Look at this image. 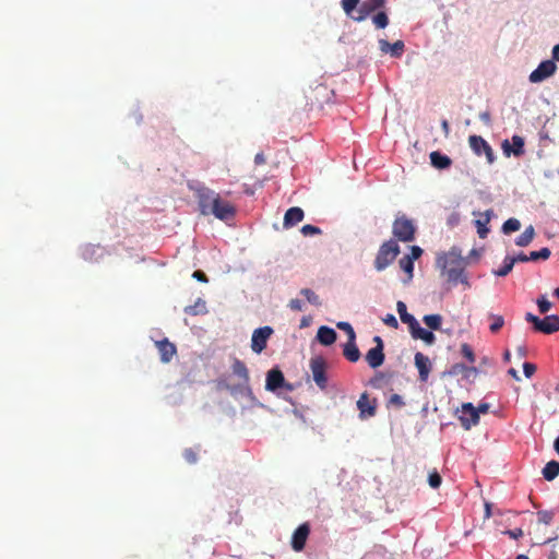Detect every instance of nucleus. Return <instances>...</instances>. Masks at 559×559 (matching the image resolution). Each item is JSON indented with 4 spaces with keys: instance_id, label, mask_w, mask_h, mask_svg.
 I'll use <instances>...</instances> for the list:
<instances>
[{
    "instance_id": "obj_1",
    "label": "nucleus",
    "mask_w": 559,
    "mask_h": 559,
    "mask_svg": "<svg viewBox=\"0 0 559 559\" xmlns=\"http://www.w3.org/2000/svg\"><path fill=\"white\" fill-rule=\"evenodd\" d=\"M201 214L213 215L219 221H230L236 216V206L224 200L219 193L207 187H200L195 191Z\"/></svg>"
},
{
    "instance_id": "obj_2",
    "label": "nucleus",
    "mask_w": 559,
    "mask_h": 559,
    "mask_svg": "<svg viewBox=\"0 0 559 559\" xmlns=\"http://www.w3.org/2000/svg\"><path fill=\"white\" fill-rule=\"evenodd\" d=\"M437 265L441 269L442 274L447 275L449 283L453 285L462 283L469 287L467 276L464 274L467 262L459 247L454 246L448 252L438 254Z\"/></svg>"
},
{
    "instance_id": "obj_3",
    "label": "nucleus",
    "mask_w": 559,
    "mask_h": 559,
    "mask_svg": "<svg viewBox=\"0 0 559 559\" xmlns=\"http://www.w3.org/2000/svg\"><path fill=\"white\" fill-rule=\"evenodd\" d=\"M417 227L405 214H397L392 224L393 240L412 242L415 240Z\"/></svg>"
},
{
    "instance_id": "obj_4",
    "label": "nucleus",
    "mask_w": 559,
    "mask_h": 559,
    "mask_svg": "<svg viewBox=\"0 0 559 559\" xmlns=\"http://www.w3.org/2000/svg\"><path fill=\"white\" fill-rule=\"evenodd\" d=\"M400 246L395 240L389 239L384 241L380 246L374 259L376 270L379 272L385 270L389 265H391L394 262L396 257L400 254Z\"/></svg>"
},
{
    "instance_id": "obj_5",
    "label": "nucleus",
    "mask_w": 559,
    "mask_h": 559,
    "mask_svg": "<svg viewBox=\"0 0 559 559\" xmlns=\"http://www.w3.org/2000/svg\"><path fill=\"white\" fill-rule=\"evenodd\" d=\"M525 320L533 324V330L535 332L552 334L559 331V316L557 314H549L540 319L539 317L527 312L525 314Z\"/></svg>"
},
{
    "instance_id": "obj_6",
    "label": "nucleus",
    "mask_w": 559,
    "mask_h": 559,
    "mask_svg": "<svg viewBox=\"0 0 559 559\" xmlns=\"http://www.w3.org/2000/svg\"><path fill=\"white\" fill-rule=\"evenodd\" d=\"M309 367L317 386L320 390H325L328 388L326 360L322 356L312 357Z\"/></svg>"
},
{
    "instance_id": "obj_7",
    "label": "nucleus",
    "mask_w": 559,
    "mask_h": 559,
    "mask_svg": "<svg viewBox=\"0 0 559 559\" xmlns=\"http://www.w3.org/2000/svg\"><path fill=\"white\" fill-rule=\"evenodd\" d=\"M373 342L376 343V346L370 348L367 352L365 359H366L367 364L369 365V367L376 369L383 365L385 355H384V344H383L382 338L377 335L373 337Z\"/></svg>"
},
{
    "instance_id": "obj_8",
    "label": "nucleus",
    "mask_w": 559,
    "mask_h": 559,
    "mask_svg": "<svg viewBox=\"0 0 559 559\" xmlns=\"http://www.w3.org/2000/svg\"><path fill=\"white\" fill-rule=\"evenodd\" d=\"M557 71V64L554 60L542 61L538 67L531 72L528 80L531 83H540L552 76Z\"/></svg>"
},
{
    "instance_id": "obj_9",
    "label": "nucleus",
    "mask_w": 559,
    "mask_h": 559,
    "mask_svg": "<svg viewBox=\"0 0 559 559\" xmlns=\"http://www.w3.org/2000/svg\"><path fill=\"white\" fill-rule=\"evenodd\" d=\"M468 143L473 152L480 156L481 154L486 155L487 162L492 164L495 160L493 151L488 144L486 140H484L480 135H471L468 138Z\"/></svg>"
},
{
    "instance_id": "obj_10",
    "label": "nucleus",
    "mask_w": 559,
    "mask_h": 559,
    "mask_svg": "<svg viewBox=\"0 0 559 559\" xmlns=\"http://www.w3.org/2000/svg\"><path fill=\"white\" fill-rule=\"evenodd\" d=\"M386 0H364L356 10L354 21L362 22L377 10L384 8Z\"/></svg>"
},
{
    "instance_id": "obj_11",
    "label": "nucleus",
    "mask_w": 559,
    "mask_h": 559,
    "mask_svg": "<svg viewBox=\"0 0 559 559\" xmlns=\"http://www.w3.org/2000/svg\"><path fill=\"white\" fill-rule=\"evenodd\" d=\"M272 333L273 329L271 326H263L254 330L251 338L252 350L260 354L266 347L267 340Z\"/></svg>"
},
{
    "instance_id": "obj_12",
    "label": "nucleus",
    "mask_w": 559,
    "mask_h": 559,
    "mask_svg": "<svg viewBox=\"0 0 559 559\" xmlns=\"http://www.w3.org/2000/svg\"><path fill=\"white\" fill-rule=\"evenodd\" d=\"M461 425L464 429L468 430L479 423L478 412L472 403H464L462 405V415L460 416Z\"/></svg>"
},
{
    "instance_id": "obj_13",
    "label": "nucleus",
    "mask_w": 559,
    "mask_h": 559,
    "mask_svg": "<svg viewBox=\"0 0 559 559\" xmlns=\"http://www.w3.org/2000/svg\"><path fill=\"white\" fill-rule=\"evenodd\" d=\"M310 534V525L309 523H302L300 524L295 532L293 533L292 537V548L295 551H301L304 550L306 546V542Z\"/></svg>"
},
{
    "instance_id": "obj_14",
    "label": "nucleus",
    "mask_w": 559,
    "mask_h": 559,
    "mask_svg": "<svg viewBox=\"0 0 559 559\" xmlns=\"http://www.w3.org/2000/svg\"><path fill=\"white\" fill-rule=\"evenodd\" d=\"M357 408L359 409V417H372L376 415L377 401L371 400L367 392H364L357 401Z\"/></svg>"
},
{
    "instance_id": "obj_15",
    "label": "nucleus",
    "mask_w": 559,
    "mask_h": 559,
    "mask_svg": "<svg viewBox=\"0 0 559 559\" xmlns=\"http://www.w3.org/2000/svg\"><path fill=\"white\" fill-rule=\"evenodd\" d=\"M285 385V378L278 368H273L266 373L265 389L275 392Z\"/></svg>"
},
{
    "instance_id": "obj_16",
    "label": "nucleus",
    "mask_w": 559,
    "mask_h": 559,
    "mask_svg": "<svg viewBox=\"0 0 559 559\" xmlns=\"http://www.w3.org/2000/svg\"><path fill=\"white\" fill-rule=\"evenodd\" d=\"M415 366L418 369L419 380L421 382H426L428 380L429 373L431 371V362L428 356L423 353L415 354Z\"/></svg>"
},
{
    "instance_id": "obj_17",
    "label": "nucleus",
    "mask_w": 559,
    "mask_h": 559,
    "mask_svg": "<svg viewBox=\"0 0 559 559\" xmlns=\"http://www.w3.org/2000/svg\"><path fill=\"white\" fill-rule=\"evenodd\" d=\"M156 347L160 355V360L165 364L169 362L177 353L175 344L169 342L167 338L156 342Z\"/></svg>"
},
{
    "instance_id": "obj_18",
    "label": "nucleus",
    "mask_w": 559,
    "mask_h": 559,
    "mask_svg": "<svg viewBox=\"0 0 559 559\" xmlns=\"http://www.w3.org/2000/svg\"><path fill=\"white\" fill-rule=\"evenodd\" d=\"M503 152L507 156L513 153L515 156H521L524 154V139L520 135L512 136V147L508 140H504L502 143Z\"/></svg>"
},
{
    "instance_id": "obj_19",
    "label": "nucleus",
    "mask_w": 559,
    "mask_h": 559,
    "mask_svg": "<svg viewBox=\"0 0 559 559\" xmlns=\"http://www.w3.org/2000/svg\"><path fill=\"white\" fill-rule=\"evenodd\" d=\"M304 219V211L298 207L294 206L286 211L284 215V222L283 225L285 228H289L298 224Z\"/></svg>"
},
{
    "instance_id": "obj_20",
    "label": "nucleus",
    "mask_w": 559,
    "mask_h": 559,
    "mask_svg": "<svg viewBox=\"0 0 559 559\" xmlns=\"http://www.w3.org/2000/svg\"><path fill=\"white\" fill-rule=\"evenodd\" d=\"M380 50L384 53H391L393 57H401L404 51V43L402 40H396L393 44H390L385 39L379 40Z\"/></svg>"
},
{
    "instance_id": "obj_21",
    "label": "nucleus",
    "mask_w": 559,
    "mask_h": 559,
    "mask_svg": "<svg viewBox=\"0 0 559 559\" xmlns=\"http://www.w3.org/2000/svg\"><path fill=\"white\" fill-rule=\"evenodd\" d=\"M396 310L400 314L401 321L403 323L408 324L411 331L414 330V328H416L418 325V321L416 320V318L413 314L407 312V307H406L405 302L397 301Z\"/></svg>"
},
{
    "instance_id": "obj_22",
    "label": "nucleus",
    "mask_w": 559,
    "mask_h": 559,
    "mask_svg": "<svg viewBox=\"0 0 559 559\" xmlns=\"http://www.w3.org/2000/svg\"><path fill=\"white\" fill-rule=\"evenodd\" d=\"M336 332L329 326H320L317 333L318 341L324 345H332L336 341Z\"/></svg>"
},
{
    "instance_id": "obj_23",
    "label": "nucleus",
    "mask_w": 559,
    "mask_h": 559,
    "mask_svg": "<svg viewBox=\"0 0 559 559\" xmlns=\"http://www.w3.org/2000/svg\"><path fill=\"white\" fill-rule=\"evenodd\" d=\"M491 211H486L485 213H479V218L475 221V225L477 227V234L480 238H485L489 233V228L487 225L490 222Z\"/></svg>"
},
{
    "instance_id": "obj_24",
    "label": "nucleus",
    "mask_w": 559,
    "mask_h": 559,
    "mask_svg": "<svg viewBox=\"0 0 559 559\" xmlns=\"http://www.w3.org/2000/svg\"><path fill=\"white\" fill-rule=\"evenodd\" d=\"M431 165L438 169H445L451 166L452 160L449 156L441 154L440 152H431L430 155Z\"/></svg>"
},
{
    "instance_id": "obj_25",
    "label": "nucleus",
    "mask_w": 559,
    "mask_h": 559,
    "mask_svg": "<svg viewBox=\"0 0 559 559\" xmlns=\"http://www.w3.org/2000/svg\"><path fill=\"white\" fill-rule=\"evenodd\" d=\"M231 369L234 374L241 380L242 385H247L249 383V372L246 365L241 360L235 359Z\"/></svg>"
},
{
    "instance_id": "obj_26",
    "label": "nucleus",
    "mask_w": 559,
    "mask_h": 559,
    "mask_svg": "<svg viewBox=\"0 0 559 559\" xmlns=\"http://www.w3.org/2000/svg\"><path fill=\"white\" fill-rule=\"evenodd\" d=\"M343 355L350 362H356L359 360L360 352L355 341H347V343L344 345Z\"/></svg>"
},
{
    "instance_id": "obj_27",
    "label": "nucleus",
    "mask_w": 559,
    "mask_h": 559,
    "mask_svg": "<svg viewBox=\"0 0 559 559\" xmlns=\"http://www.w3.org/2000/svg\"><path fill=\"white\" fill-rule=\"evenodd\" d=\"M478 372L475 367H467L464 364H454L447 371V374L454 377L463 373L465 377H468L471 373L476 374Z\"/></svg>"
},
{
    "instance_id": "obj_28",
    "label": "nucleus",
    "mask_w": 559,
    "mask_h": 559,
    "mask_svg": "<svg viewBox=\"0 0 559 559\" xmlns=\"http://www.w3.org/2000/svg\"><path fill=\"white\" fill-rule=\"evenodd\" d=\"M543 476L546 480L551 481L559 475V462L552 460L548 462L543 471Z\"/></svg>"
},
{
    "instance_id": "obj_29",
    "label": "nucleus",
    "mask_w": 559,
    "mask_h": 559,
    "mask_svg": "<svg viewBox=\"0 0 559 559\" xmlns=\"http://www.w3.org/2000/svg\"><path fill=\"white\" fill-rule=\"evenodd\" d=\"M411 334L414 338L423 340L427 344H432L435 342L433 333L423 329L419 324L411 331Z\"/></svg>"
},
{
    "instance_id": "obj_30",
    "label": "nucleus",
    "mask_w": 559,
    "mask_h": 559,
    "mask_svg": "<svg viewBox=\"0 0 559 559\" xmlns=\"http://www.w3.org/2000/svg\"><path fill=\"white\" fill-rule=\"evenodd\" d=\"M535 236V229L532 225L525 228V230L515 239V243L519 247L528 246Z\"/></svg>"
},
{
    "instance_id": "obj_31",
    "label": "nucleus",
    "mask_w": 559,
    "mask_h": 559,
    "mask_svg": "<svg viewBox=\"0 0 559 559\" xmlns=\"http://www.w3.org/2000/svg\"><path fill=\"white\" fill-rule=\"evenodd\" d=\"M399 265L407 274V278L404 283H409L414 276V261L404 255L400 259Z\"/></svg>"
},
{
    "instance_id": "obj_32",
    "label": "nucleus",
    "mask_w": 559,
    "mask_h": 559,
    "mask_svg": "<svg viewBox=\"0 0 559 559\" xmlns=\"http://www.w3.org/2000/svg\"><path fill=\"white\" fill-rule=\"evenodd\" d=\"M185 312L189 316H198L206 312V304L204 300L199 298L194 305L187 306Z\"/></svg>"
},
{
    "instance_id": "obj_33",
    "label": "nucleus",
    "mask_w": 559,
    "mask_h": 559,
    "mask_svg": "<svg viewBox=\"0 0 559 559\" xmlns=\"http://www.w3.org/2000/svg\"><path fill=\"white\" fill-rule=\"evenodd\" d=\"M513 266H514V263L511 260V257L507 255L503 260L502 266L499 267L498 270H493L492 273L496 276L503 277V276H507L512 271Z\"/></svg>"
},
{
    "instance_id": "obj_34",
    "label": "nucleus",
    "mask_w": 559,
    "mask_h": 559,
    "mask_svg": "<svg viewBox=\"0 0 559 559\" xmlns=\"http://www.w3.org/2000/svg\"><path fill=\"white\" fill-rule=\"evenodd\" d=\"M359 2L360 0H342V8L348 17L354 20V16H356V10Z\"/></svg>"
},
{
    "instance_id": "obj_35",
    "label": "nucleus",
    "mask_w": 559,
    "mask_h": 559,
    "mask_svg": "<svg viewBox=\"0 0 559 559\" xmlns=\"http://www.w3.org/2000/svg\"><path fill=\"white\" fill-rule=\"evenodd\" d=\"M423 320L431 330H439L441 328L442 317L440 314H426Z\"/></svg>"
},
{
    "instance_id": "obj_36",
    "label": "nucleus",
    "mask_w": 559,
    "mask_h": 559,
    "mask_svg": "<svg viewBox=\"0 0 559 559\" xmlns=\"http://www.w3.org/2000/svg\"><path fill=\"white\" fill-rule=\"evenodd\" d=\"M372 22L377 28H385L389 25V17L384 11H380L372 16Z\"/></svg>"
},
{
    "instance_id": "obj_37",
    "label": "nucleus",
    "mask_w": 559,
    "mask_h": 559,
    "mask_svg": "<svg viewBox=\"0 0 559 559\" xmlns=\"http://www.w3.org/2000/svg\"><path fill=\"white\" fill-rule=\"evenodd\" d=\"M521 228V223L516 218H509L502 225V230L504 234H510L516 231Z\"/></svg>"
},
{
    "instance_id": "obj_38",
    "label": "nucleus",
    "mask_w": 559,
    "mask_h": 559,
    "mask_svg": "<svg viewBox=\"0 0 559 559\" xmlns=\"http://www.w3.org/2000/svg\"><path fill=\"white\" fill-rule=\"evenodd\" d=\"M550 254H551L550 249L545 247V248H542L538 251H532L528 254V259H531V261H537L539 259L540 260H547V259H549Z\"/></svg>"
},
{
    "instance_id": "obj_39",
    "label": "nucleus",
    "mask_w": 559,
    "mask_h": 559,
    "mask_svg": "<svg viewBox=\"0 0 559 559\" xmlns=\"http://www.w3.org/2000/svg\"><path fill=\"white\" fill-rule=\"evenodd\" d=\"M538 311L546 314L552 307V304L547 299L546 295H540L536 300Z\"/></svg>"
},
{
    "instance_id": "obj_40",
    "label": "nucleus",
    "mask_w": 559,
    "mask_h": 559,
    "mask_svg": "<svg viewBox=\"0 0 559 559\" xmlns=\"http://www.w3.org/2000/svg\"><path fill=\"white\" fill-rule=\"evenodd\" d=\"M489 318L492 320V323L489 326L490 332L497 333L504 324V319L499 314H490Z\"/></svg>"
},
{
    "instance_id": "obj_41",
    "label": "nucleus",
    "mask_w": 559,
    "mask_h": 559,
    "mask_svg": "<svg viewBox=\"0 0 559 559\" xmlns=\"http://www.w3.org/2000/svg\"><path fill=\"white\" fill-rule=\"evenodd\" d=\"M300 294L304 295L306 297V299L308 300V302H310L311 305H314V306L321 305L319 296L313 290H311L309 288H302L300 290Z\"/></svg>"
},
{
    "instance_id": "obj_42",
    "label": "nucleus",
    "mask_w": 559,
    "mask_h": 559,
    "mask_svg": "<svg viewBox=\"0 0 559 559\" xmlns=\"http://www.w3.org/2000/svg\"><path fill=\"white\" fill-rule=\"evenodd\" d=\"M199 450H200V447H198L197 449L188 448V449H185L182 455L189 464H195L198 462Z\"/></svg>"
},
{
    "instance_id": "obj_43",
    "label": "nucleus",
    "mask_w": 559,
    "mask_h": 559,
    "mask_svg": "<svg viewBox=\"0 0 559 559\" xmlns=\"http://www.w3.org/2000/svg\"><path fill=\"white\" fill-rule=\"evenodd\" d=\"M337 328L347 333L348 341H356L355 331L348 322H340L337 323Z\"/></svg>"
},
{
    "instance_id": "obj_44",
    "label": "nucleus",
    "mask_w": 559,
    "mask_h": 559,
    "mask_svg": "<svg viewBox=\"0 0 559 559\" xmlns=\"http://www.w3.org/2000/svg\"><path fill=\"white\" fill-rule=\"evenodd\" d=\"M441 481H442V478L440 476V474L437 472V471H433L429 474L428 476V483H429V486L432 487V488H439L440 485H441Z\"/></svg>"
},
{
    "instance_id": "obj_45",
    "label": "nucleus",
    "mask_w": 559,
    "mask_h": 559,
    "mask_svg": "<svg viewBox=\"0 0 559 559\" xmlns=\"http://www.w3.org/2000/svg\"><path fill=\"white\" fill-rule=\"evenodd\" d=\"M461 354L469 361V362H474L475 361V354H474V350L473 348L464 343L461 345Z\"/></svg>"
},
{
    "instance_id": "obj_46",
    "label": "nucleus",
    "mask_w": 559,
    "mask_h": 559,
    "mask_svg": "<svg viewBox=\"0 0 559 559\" xmlns=\"http://www.w3.org/2000/svg\"><path fill=\"white\" fill-rule=\"evenodd\" d=\"M537 516H538V521L540 523H544V524L548 525V524H550V522L554 519V513L551 511L545 510V511H539L537 513Z\"/></svg>"
},
{
    "instance_id": "obj_47",
    "label": "nucleus",
    "mask_w": 559,
    "mask_h": 559,
    "mask_svg": "<svg viewBox=\"0 0 559 559\" xmlns=\"http://www.w3.org/2000/svg\"><path fill=\"white\" fill-rule=\"evenodd\" d=\"M301 233L304 236H312V235H320L321 229L313 225H304L301 228Z\"/></svg>"
},
{
    "instance_id": "obj_48",
    "label": "nucleus",
    "mask_w": 559,
    "mask_h": 559,
    "mask_svg": "<svg viewBox=\"0 0 559 559\" xmlns=\"http://www.w3.org/2000/svg\"><path fill=\"white\" fill-rule=\"evenodd\" d=\"M423 254V249L418 246H413L411 248V253L409 254H405L406 258L411 259L412 261H415L417 259H419Z\"/></svg>"
},
{
    "instance_id": "obj_49",
    "label": "nucleus",
    "mask_w": 559,
    "mask_h": 559,
    "mask_svg": "<svg viewBox=\"0 0 559 559\" xmlns=\"http://www.w3.org/2000/svg\"><path fill=\"white\" fill-rule=\"evenodd\" d=\"M383 322H384V324H386L390 328H393V329H397L399 328V322H397L396 318L393 314H391V313H388L383 318Z\"/></svg>"
},
{
    "instance_id": "obj_50",
    "label": "nucleus",
    "mask_w": 559,
    "mask_h": 559,
    "mask_svg": "<svg viewBox=\"0 0 559 559\" xmlns=\"http://www.w3.org/2000/svg\"><path fill=\"white\" fill-rule=\"evenodd\" d=\"M523 372L526 378H531L536 372V366L532 362H524Z\"/></svg>"
},
{
    "instance_id": "obj_51",
    "label": "nucleus",
    "mask_w": 559,
    "mask_h": 559,
    "mask_svg": "<svg viewBox=\"0 0 559 559\" xmlns=\"http://www.w3.org/2000/svg\"><path fill=\"white\" fill-rule=\"evenodd\" d=\"M389 403L396 407H403L405 405V402L403 401L402 396L399 394H392L389 400Z\"/></svg>"
},
{
    "instance_id": "obj_52",
    "label": "nucleus",
    "mask_w": 559,
    "mask_h": 559,
    "mask_svg": "<svg viewBox=\"0 0 559 559\" xmlns=\"http://www.w3.org/2000/svg\"><path fill=\"white\" fill-rule=\"evenodd\" d=\"M288 306L294 311H301L304 304L300 299H292Z\"/></svg>"
},
{
    "instance_id": "obj_53",
    "label": "nucleus",
    "mask_w": 559,
    "mask_h": 559,
    "mask_svg": "<svg viewBox=\"0 0 559 559\" xmlns=\"http://www.w3.org/2000/svg\"><path fill=\"white\" fill-rule=\"evenodd\" d=\"M384 379V374L379 372L377 373L371 380H370V384L373 386V388H380V381H382Z\"/></svg>"
},
{
    "instance_id": "obj_54",
    "label": "nucleus",
    "mask_w": 559,
    "mask_h": 559,
    "mask_svg": "<svg viewBox=\"0 0 559 559\" xmlns=\"http://www.w3.org/2000/svg\"><path fill=\"white\" fill-rule=\"evenodd\" d=\"M511 260L513 261V263L515 264L516 262H527V261H531V259H528V255H526L525 253L521 252L519 253L518 255L515 257H511Z\"/></svg>"
},
{
    "instance_id": "obj_55",
    "label": "nucleus",
    "mask_w": 559,
    "mask_h": 559,
    "mask_svg": "<svg viewBox=\"0 0 559 559\" xmlns=\"http://www.w3.org/2000/svg\"><path fill=\"white\" fill-rule=\"evenodd\" d=\"M192 277L198 280V281H200V282H203V283H207L209 282L207 276L202 271L193 272Z\"/></svg>"
},
{
    "instance_id": "obj_56",
    "label": "nucleus",
    "mask_w": 559,
    "mask_h": 559,
    "mask_svg": "<svg viewBox=\"0 0 559 559\" xmlns=\"http://www.w3.org/2000/svg\"><path fill=\"white\" fill-rule=\"evenodd\" d=\"M507 534H508L510 537H512V538L516 539V538H519L520 536H522V535H523V531H522L521 528H515V530H513V531H507Z\"/></svg>"
},
{
    "instance_id": "obj_57",
    "label": "nucleus",
    "mask_w": 559,
    "mask_h": 559,
    "mask_svg": "<svg viewBox=\"0 0 559 559\" xmlns=\"http://www.w3.org/2000/svg\"><path fill=\"white\" fill-rule=\"evenodd\" d=\"M489 409V405L487 403H481L476 407V412H478V416L480 414H486Z\"/></svg>"
},
{
    "instance_id": "obj_58",
    "label": "nucleus",
    "mask_w": 559,
    "mask_h": 559,
    "mask_svg": "<svg viewBox=\"0 0 559 559\" xmlns=\"http://www.w3.org/2000/svg\"><path fill=\"white\" fill-rule=\"evenodd\" d=\"M508 374H510V376H511L514 380H516V381H520V380H521V378H520V376H519V372H518V371H516V369H514V368H510V369L508 370Z\"/></svg>"
},
{
    "instance_id": "obj_59",
    "label": "nucleus",
    "mask_w": 559,
    "mask_h": 559,
    "mask_svg": "<svg viewBox=\"0 0 559 559\" xmlns=\"http://www.w3.org/2000/svg\"><path fill=\"white\" fill-rule=\"evenodd\" d=\"M552 59L559 61V44L552 48Z\"/></svg>"
},
{
    "instance_id": "obj_60",
    "label": "nucleus",
    "mask_w": 559,
    "mask_h": 559,
    "mask_svg": "<svg viewBox=\"0 0 559 559\" xmlns=\"http://www.w3.org/2000/svg\"><path fill=\"white\" fill-rule=\"evenodd\" d=\"M255 164H263L265 162L263 154L259 153L254 157Z\"/></svg>"
},
{
    "instance_id": "obj_61",
    "label": "nucleus",
    "mask_w": 559,
    "mask_h": 559,
    "mask_svg": "<svg viewBox=\"0 0 559 559\" xmlns=\"http://www.w3.org/2000/svg\"><path fill=\"white\" fill-rule=\"evenodd\" d=\"M441 127H442V130L444 131V133L448 134L450 131L449 122L447 120H442Z\"/></svg>"
},
{
    "instance_id": "obj_62",
    "label": "nucleus",
    "mask_w": 559,
    "mask_h": 559,
    "mask_svg": "<svg viewBox=\"0 0 559 559\" xmlns=\"http://www.w3.org/2000/svg\"><path fill=\"white\" fill-rule=\"evenodd\" d=\"M554 448L555 451L559 454V437L555 440Z\"/></svg>"
},
{
    "instance_id": "obj_63",
    "label": "nucleus",
    "mask_w": 559,
    "mask_h": 559,
    "mask_svg": "<svg viewBox=\"0 0 559 559\" xmlns=\"http://www.w3.org/2000/svg\"><path fill=\"white\" fill-rule=\"evenodd\" d=\"M510 357H511V354H510V352H509V350H507V352L504 353V356H503L504 360H506V361H510Z\"/></svg>"
},
{
    "instance_id": "obj_64",
    "label": "nucleus",
    "mask_w": 559,
    "mask_h": 559,
    "mask_svg": "<svg viewBox=\"0 0 559 559\" xmlns=\"http://www.w3.org/2000/svg\"><path fill=\"white\" fill-rule=\"evenodd\" d=\"M552 294L559 299V287L555 288Z\"/></svg>"
}]
</instances>
